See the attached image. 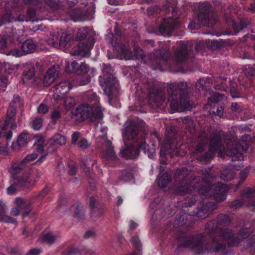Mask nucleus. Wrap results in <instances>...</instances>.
I'll return each mask as SVG.
<instances>
[{
    "mask_svg": "<svg viewBox=\"0 0 255 255\" xmlns=\"http://www.w3.org/2000/svg\"><path fill=\"white\" fill-rule=\"evenodd\" d=\"M137 128L131 121L127 122L125 127L123 130V136L125 142V146L120 150L121 154L127 158L136 157L139 153V149H142L147 153L148 156L153 158L155 153L153 147L148 148L143 138L140 133H137Z\"/></svg>",
    "mask_w": 255,
    "mask_h": 255,
    "instance_id": "1",
    "label": "nucleus"
},
{
    "mask_svg": "<svg viewBox=\"0 0 255 255\" xmlns=\"http://www.w3.org/2000/svg\"><path fill=\"white\" fill-rule=\"evenodd\" d=\"M73 114L79 117L81 120L90 119L92 122L97 121L98 124L95 127V136L96 138H102L105 141L104 146L107 150L103 153V156L109 160L117 159L111 142L106 140L107 128L103 127L101 123L103 117L101 107L99 106L93 107L87 104H82L76 108Z\"/></svg>",
    "mask_w": 255,
    "mask_h": 255,
    "instance_id": "2",
    "label": "nucleus"
},
{
    "mask_svg": "<svg viewBox=\"0 0 255 255\" xmlns=\"http://www.w3.org/2000/svg\"><path fill=\"white\" fill-rule=\"evenodd\" d=\"M179 87V84L174 83L170 86L168 90V102L170 103L173 112H182L189 108L188 101L181 96L184 91Z\"/></svg>",
    "mask_w": 255,
    "mask_h": 255,
    "instance_id": "3",
    "label": "nucleus"
},
{
    "mask_svg": "<svg viewBox=\"0 0 255 255\" xmlns=\"http://www.w3.org/2000/svg\"><path fill=\"white\" fill-rule=\"evenodd\" d=\"M104 77H99L101 87L108 96L109 102L111 104L112 100L117 96L118 93L119 84L113 77L111 66L106 65L102 69Z\"/></svg>",
    "mask_w": 255,
    "mask_h": 255,
    "instance_id": "4",
    "label": "nucleus"
},
{
    "mask_svg": "<svg viewBox=\"0 0 255 255\" xmlns=\"http://www.w3.org/2000/svg\"><path fill=\"white\" fill-rule=\"evenodd\" d=\"M92 30L89 28H82L78 30L77 38L82 40L88 36L87 39L81 42L76 49H73L71 54L74 56L87 57L89 55L90 50L93 47L94 41L92 36Z\"/></svg>",
    "mask_w": 255,
    "mask_h": 255,
    "instance_id": "5",
    "label": "nucleus"
},
{
    "mask_svg": "<svg viewBox=\"0 0 255 255\" xmlns=\"http://www.w3.org/2000/svg\"><path fill=\"white\" fill-rule=\"evenodd\" d=\"M15 114V108L10 106L7 111L6 120L4 121H0V138L5 137L7 140H10L11 138L12 131L17 127L15 123L13 122ZM4 151V149L0 143V152Z\"/></svg>",
    "mask_w": 255,
    "mask_h": 255,
    "instance_id": "6",
    "label": "nucleus"
},
{
    "mask_svg": "<svg viewBox=\"0 0 255 255\" xmlns=\"http://www.w3.org/2000/svg\"><path fill=\"white\" fill-rule=\"evenodd\" d=\"M114 52L116 56L119 59L130 60L135 59H142L143 52L139 48L134 49V54L128 51L126 46L118 43L114 45Z\"/></svg>",
    "mask_w": 255,
    "mask_h": 255,
    "instance_id": "7",
    "label": "nucleus"
},
{
    "mask_svg": "<svg viewBox=\"0 0 255 255\" xmlns=\"http://www.w3.org/2000/svg\"><path fill=\"white\" fill-rule=\"evenodd\" d=\"M227 191L226 187L222 184L219 183L215 187H208L201 188L199 189L200 193L205 195L206 196H214V198L218 201H223L225 199V195Z\"/></svg>",
    "mask_w": 255,
    "mask_h": 255,
    "instance_id": "8",
    "label": "nucleus"
},
{
    "mask_svg": "<svg viewBox=\"0 0 255 255\" xmlns=\"http://www.w3.org/2000/svg\"><path fill=\"white\" fill-rule=\"evenodd\" d=\"M77 73L83 76L78 79V85H85L89 83L91 80V77L95 75V70L93 68H91L85 63L81 62L80 64H79Z\"/></svg>",
    "mask_w": 255,
    "mask_h": 255,
    "instance_id": "9",
    "label": "nucleus"
},
{
    "mask_svg": "<svg viewBox=\"0 0 255 255\" xmlns=\"http://www.w3.org/2000/svg\"><path fill=\"white\" fill-rule=\"evenodd\" d=\"M71 89L70 83L67 81L61 82L52 88L54 94L52 97L56 100L62 99Z\"/></svg>",
    "mask_w": 255,
    "mask_h": 255,
    "instance_id": "10",
    "label": "nucleus"
},
{
    "mask_svg": "<svg viewBox=\"0 0 255 255\" xmlns=\"http://www.w3.org/2000/svg\"><path fill=\"white\" fill-rule=\"evenodd\" d=\"M28 182V177H19L13 178L10 181V186L7 188L6 193L9 195H14L18 190V188L24 187Z\"/></svg>",
    "mask_w": 255,
    "mask_h": 255,
    "instance_id": "11",
    "label": "nucleus"
},
{
    "mask_svg": "<svg viewBox=\"0 0 255 255\" xmlns=\"http://www.w3.org/2000/svg\"><path fill=\"white\" fill-rule=\"evenodd\" d=\"M59 68L58 65H55L48 69L43 80L44 86H48L54 82L58 77Z\"/></svg>",
    "mask_w": 255,
    "mask_h": 255,
    "instance_id": "12",
    "label": "nucleus"
},
{
    "mask_svg": "<svg viewBox=\"0 0 255 255\" xmlns=\"http://www.w3.org/2000/svg\"><path fill=\"white\" fill-rule=\"evenodd\" d=\"M25 165L22 164V161L19 163H14L8 168V171L11 176V179L13 178H18L19 177H25L27 176L28 182L30 184H33L36 181H33L32 179H29V174L27 173L23 174L20 176L17 177L16 174L20 172L21 169Z\"/></svg>",
    "mask_w": 255,
    "mask_h": 255,
    "instance_id": "13",
    "label": "nucleus"
},
{
    "mask_svg": "<svg viewBox=\"0 0 255 255\" xmlns=\"http://www.w3.org/2000/svg\"><path fill=\"white\" fill-rule=\"evenodd\" d=\"M22 81L24 83L30 85L34 81V68L31 64H27L22 74Z\"/></svg>",
    "mask_w": 255,
    "mask_h": 255,
    "instance_id": "14",
    "label": "nucleus"
},
{
    "mask_svg": "<svg viewBox=\"0 0 255 255\" xmlns=\"http://www.w3.org/2000/svg\"><path fill=\"white\" fill-rule=\"evenodd\" d=\"M66 141V139L64 136L59 134H55L48 141L49 150L54 151L59 146L65 144Z\"/></svg>",
    "mask_w": 255,
    "mask_h": 255,
    "instance_id": "15",
    "label": "nucleus"
},
{
    "mask_svg": "<svg viewBox=\"0 0 255 255\" xmlns=\"http://www.w3.org/2000/svg\"><path fill=\"white\" fill-rule=\"evenodd\" d=\"M59 33L60 36L59 38V46L61 49L64 50L67 48L69 42L73 38V35L70 31L60 30Z\"/></svg>",
    "mask_w": 255,
    "mask_h": 255,
    "instance_id": "16",
    "label": "nucleus"
},
{
    "mask_svg": "<svg viewBox=\"0 0 255 255\" xmlns=\"http://www.w3.org/2000/svg\"><path fill=\"white\" fill-rule=\"evenodd\" d=\"M36 48V45L31 39L25 40L21 45V50L23 54L33 52Z\"/></svg>",
    "mask_w": 255,
    "mask_h": 255,
    "instance_id": "17",
    "label": "nucleus"
},
{
    "mask_svg": "<svg viewBox=\"0 0 255 255\" xmlns=\"http://www.w3.org/2000/svg\"><path fill=\"white\" fill-rule=\"evenodd\" d=\"M27 133L22 132L18 136L16 143H12L11 148L14 150H16L18 147L25 145L27 143Z\"/></svg>",
    "mask_w": 255,
    "mask_h": 255,
    "instance_id": "18",
    "label": "nucleus"
},
{
    "mask_svg": "<svg viewBox=\"0 0 255 255\" xmlns=\"http://www.w3.org/2000/svg\"><path fill=\"white\" fill-rule=\"evenodd\" d=\"M14 204L16 207L12 208L10 211V214L12 216H17L20 212V210H21L23 208L26 206V203L24 201L20 198H16L14 200Z\"/></svg>",
    "mask_w": 255,
    "mask_h": 255,
    "instance_id": "19",
    "label": "nucleus"
},
{
    "mask_svg": "<svg viewBox=\"0 0 255 255\" xmlns=\"http://www.w3.org/2000/svg\"><path fill=\"white\" fill-rule=\"evenodd\" d=\"M5 205L2 202H0V221L8 223H15V220L13 218L5 214Z\"/></svg>",
    "mask_w": 255,
    "mask_h": 255,
    "instance_id": "20",
    "label": "nucleus"
},
{
    "mask_svg": "<svg viewBox=\"0 0 255 255\" xmlns=\"http://www.w3.org/2000/svg\"><path fill=\"white\" fill-rule=\"evenodd\" d=\"M164 100V95L162 91L157 92L155 94L150 93L149 101L150 103H155L157 107H160L161 102Z\"/></svg>",
    "mask_w": 255,
    "mask_h": 255,
    "instance_id": "21",
    "label": "nucleus"
},
{
    "mask_svg": "<svg viewBox=\"0 0 255 255\" xmlns=\"http://www.w3.org/2000/svg\"><path fill=\"white\" fill-rule=\"evenodd\" d=\"M179 49L176 52L175 55L178 62L184 60L187 55L186 46L182 42L179 43Z\"/></svg>",
    "mask_w": 255,
    "mask_h": 255,
    "instance_id": "22",
    "label": "nucleus"
},
{
    "mask_svg": "<svg viewBox=\"0 0 255 255\" xmlns=\"http://www.w3.org/2000/svg\"><path fill=\"white\" fill-rule=\"evenodd\" d=\"M40 239L48 244H52L55 242L56 237L49 231H45L40 236Z\"/></svg>",
    "mask_w": 255,
    "mask_h": 255,
    "instance_id": "23",
    "label": "nucleus"
},
{
    "mask_svg": "<svg viewBox=\"0 0 255 255\" xmlns=\"http://www.w3.org/2000/svg\"><path fill=\"white\" fill-rule=\"evenodd\" d=\"M60 31L54 30L50 34V37L47 40L48 44L52 46H56L59 42V35Z\"/></svg>",
    "mask_w": 255,
    "mask_h": 255,
    "instance_id": "24",
    "label": "nucleus"
},
{
    "mask_svg": "<svg viewBox=\"0 0 255 255\" xmlns=\"http://www.w3.org/2000/svg\"><path fill=\"white\" fill-rule=\"evenodd\" d=\"M228 154L232 157L233 160H241L244 159V155L241 150L236 147L231 149Z\"/></svg>",
    "mask_w": 255,
    "mask_h": 255,
    "instance_id": "25",
    "label": "nucleus"
},
{
    "mask_svg": "<svg viewBox=\"0 0 255 255\" xmlns=\"http://www.w3.org/2000/svg\"><path fill=\"white\" fill-rule=\"evenodd\" d=\"M79 64L75 61H66L65 70L67 73H76L78 72Z\"/></svg>",
    "mask_w": 255,
    "mask_h": 255,
    "instance_id": "26",
    "label": "nucleus"
},
{
    "mask_svg": "<svg viewBox=\"0 0 255 255\" xmlns=\"http://www.w3.org/2000/svg\"><path fill=\"white\" fill-rule=\"evenodd\" d=\"M175 146L173 143H165L162 145L160 149V154L162 156L165 155L166 154H171L174 152L172 151V148Z\"/></svg>",
    "mask_w": 255,
    "mask_h": 255,
    "instance_id": "27",
    "label": "nucleus"
},
{
    "mask_svg": "<svg viewBox=\"0 0 255 255\" xmlns=\"http://www.w3.org/2000/svg\"><path fill=\"white\" fill-rule=\"evenodd\" d=\"M34 146L37 151L41 152L44 149V139L43 137L40 135H35L34 137Z\"/></svg>",
    "mask_w": 255,
    "mask_h": 255,
    "instance_id": "28",
    "label": "nucleus"
},
{
    "mask_svg": "<svg viewBox=\"0 0 255 255\" xmlns=\"http://www.w3.org/2000/svg\"><path fill=\"white\" fill-rule=\"evenodd\" d=\"M159 186L161 188L166 187L169 182V178L167 173L164 174L163 175L158 177Z\"/></svg>",
    "mask_w": 255,
    "mask_h": 255,
    "instance_id": "29",
    "label": "nucleus"
},
{
    "mask_svg": "<svg viewBox=\"0 0 255 255\" xmlns=\"http://www.w3.org/2000/svg\"><path fill=\"white\" fill-rule=\"evenodd\" d=\"M5 54L7 55H11L16 57H19L23 55L22 50H20L17 48H13L8 51H5Z\"/></svg>",
    "mask_w": 255,
    "mask_h": 255,
    "instance_id": "30",
    "label": "nucleus"
},
{
    "mask_svg": "<svg viewBox=\"0 0 255 255\" xmlns=\"http://www.w3.org/2000/svg\"><path fill=\"white\" fill-rule=\"evenodd\" d=\"M72 18L73 19L74 21H76L78 20H91L93 18V14L90 13L88 14H86L85 15L80 14L78 15L76 18L74 17H72Z\"/></svg>",
    "mask_w": 255,
    "mask_h": 255,
    "instance_id": "31",
    "label": "nucleus"
},
{
    "mask_svg": "<svg viewBox=\"0 0 255 255\" xmlns=\"http://www.w3.org/2000/svg\"><path fill=\"white\" fill-rule=\"evenodd\" d=\"M43 124L42 120L40 118H36L32 122V128L35 130H39Z\"/></svg>",
    "mask_w": 255,
    "mask_h": 255,
    "instance_id": "32",
    "label": "nucleus"
},
{
    "mask_svg": "<svg viewBox=\"0 0 255 255\" xmlns=\"http://www.w3.org/2000/svg\"><path fill=\"white\" fill-rule=\"evenodd\" d=\"M65 107L67 110H71L75 105V102L74 99L72 98H67L65 101Z\"/></svg>",
    "mask_w": 255,
    "mask_h": 255,
    "instance_id": "33",
    "label": "nucleus"
},
{
    "mask_svg": "<svg viewBox=\"0 0 255 255\" xmlns=\"http://www.w3.org/2000/svg\"><path fill=\"white\" fill-rule=\"evenodd\" d=\"M244 72L247 76H253L255 75V68L250 66H246L244 68Z\"/></svg>",
    "mask_w": 255,
    "mask_h": 255,
    "instance_id": "34",
    "label": "nucleus"
},
{
    "mask_svg": "<svg viewBox=\"0 0 255 255\" xmlns=\"http://www.w3.org/2000/svg\"><path fill=\"white\" fill-rule=\"evenodd\" d=\"M37 157L36 153H32L27 155L22 160V164L26 165L28 162L32 161Z\"/></svg>",
    "mask_w": 255,
    "mask_h": 255,
    "instance_id": "35",
    "label": "nucleus"
},
{
    "mask_svg": "<svg viewBox=\"0 0 255 255\" xmlns=\"http://www.w3.org/2000/svg\"><path fill=\"white\" fill-rule=\"evenodd\" d=\"M8 46V43L4 37H0V52L4 53V49Z\"/></svg>",
    "mask_w": 255,
    "mask_h": 255,
    "instance_id": "36",
    "label": "nucleus"
},
{
    "mask_svg": "<svg viewBox=\"0 0 255 255\" xmlns=\"http://www.w3.org/2000/svg\"><path fill=\"white\" fill-rule=\"evenodd\" d=\"M38 2L41 3H44L48 5L50 7L53 8H57L58 7L57 5V3L56 1L53 0H37Z\"/></svg>",
    "mask_w": 255,
    "mask_h": 255,
    "instance_id": "37",
    "label": "nucleus"
},
{
    "mask_svg": "<svg viewBox=\"0 0 255 255\" xmlns=\"http://www.w3.org/2000/svg\"><path fill=\"white\" fill-rule=\"evenodd\" d=\"M223 99V97L219 93H214L209 98L210 101L212 102H217Z\"/></svg>",
    "mask_w": 255,
    "mask_h": 255,
    "instance_id": "38",
    "label": "nucleus"
},
{
    "mask_svg": "<svg viewBox=\"0 0 255 255\" xmlns=\"http://www.w3.org/2000/svg\"><path fill=\"white\" fill-rule=\"evenodd\" d=\"M206 83V80L202 78L200 79L196 83V88L199 90L204 89V85Z\"/></svg>",
    "mask_w": 255,
    "mask_h": 255,
    "instance_id": "39",
    "label": "nucleus"
},
{
    "mask_svg": "<svg viewBox=\"0 0 255 255\" xmlns=\"http://www.w3.org/2000/svg\"><path fill=\"white\" fill-rule=\"evenodd\" d=\"M48 111V107L43 104H40L37 108V111L39 114H45Z\"/></svg>",
    "mask_w": 255,
    "mask_h": 255,
    "instance_id": "40",
    "label": "nucleus"
},
{
    "mask_svg": "<svg viewBox=\"0 0 255 255\" xmlns=\"http://www.w3.org/2000/svg\"><path fill=\"white\" fill-rule=\"evenodd\" d=\"M78 145V148L80 149H86L89 146L88 141L86 139L81 140Z\"/></svg>",
    "mask_w": 255,
    "mask_h": 255,
    "instance_id": "41",
    "label": "nucleus"
},
{
    "mask_svg": "<svg viewBox=\"0 0 255 255\" xmlns=\"http://www.w3.org/2000/svg\"><path fill=\"white\" fill-rule=\"evenodd\" d=\"M78 250L76 248H72L64 252L62 255H74L76 254Z\"/></svg>",
    "mask_w": 255,
    "mask_h": 255,
    "instance_id": "42",
    "label": "nucleus"
},
{
    "mask_svg": "<svg viewBox=\"0 0 255 255\" xmlns=\"http://www.w3.org/2000/svg\"><path fill=\"white\" fill-rule=\"evenodd\" d=\"M174 27V25L173 24H170L169 23H166L162 24L160 27V30L161 32H163V31L165 30L166 29H168V27L169 28H173Z\"/></svg>",
    "mask_w": 255,
    "mask_h": 255,
    "instance_id": "43",
    "label": "nucleus"
},
{
    "mask_svg": "<svg viewBox=\"0 0 255 255\" xmlns=\"http://www.w3.org/2000/svg\"><path fill=\"white\" fill-rule=\"evenodd\" d=\"M200 27L199 24H196L194 20L191 21L190 22L188 27L190 29H198Z\"/></svg>",
    "mask_w": 255,
    "mask_h": 255,
    "instance_id": "44",
    "label": "nucleus"
},
{
    "mask_svg": "<svg viewBox=\"0 0 255 255\" xmlns=\"http://www.w3.org/2000/svg\"><path fill=\"white\" fill-rule=\"evenodd\" d=\"M80 136L79 133L75 132L72 135V143L75 144Z\"/></svg>",
    "mask_w": 255,
    "mask_h": 255,
    "instance_id": "45",
    "label": "nucleus"
},
{
    "mask_svg": "<svg viewBox=\"0 0 255 255\" xmlns=\"http://www.w3.org/2000/svg\"><path fill=\"white\" fill-rule=\"evenodd\" d=\"M232 110L236 112H240L241 111V107L237 103H233L232 104Z\"/></svg>",
    "mask_w": 255,
    "mask_h": 255,
    "instance_id": "46",
    "label": "nucleus"
},
{
    "mask_svg": "<svg viewBox=\"0 0 255 255\" xmlns=\"http://www.w3.org/2000/svg\"><path fill=\"white\" fill-rule=\"evenodd\" d=\"M132 243L136 248H139L140 246V241L137 237H132Z\"/></svg>",
    "mask_w": 255,
    "mask_h": 255,
    "instance_id": "47",
    "label": "nucleus"
},
{
    "mask_svg": "<svg viewBox=\"0 0 255 255\" xmlns=\"http://www.w3.org/2000/svg\"><path fill=\"white\" fill-rule=\"evenodd\" d=\"M255 193V191L254 189H248L245 192L246 197L247 198H251L254 196Z\"/></svg>",
    "mask_w": 255,
    "mask_h": 255,
    "instance_id": "48",
    "label": "nucleus"
},
{
    "mask_svg": "<svg viewBox=\"0 0 255 255\" xmlns=\"http://www.w3.org/2000/svg\"><path fill=\"white\" fill-rule=\"evenodd\" d=\"M41 251L38 249H33L30 250L28 253V255H37L40 253Z\"/></svg>",
    "mask_w": 255,
    "mask_h": 255,
    "instance_id": "49",
    "label": "nucleus"
},
{
    "mask_svg": "<svg viewBox=\"0 0 255 255\" xmlns=\"http://www.w3.org/2000/svg\"><path fill=\"white\" fill-rule=\"evenodd\" d=\"M52 118L53 120H57L60 117V113L58 110H54L51 114Z\"/></svg>",
    "mask_w": 255,
    "mask_h": 255,
    "instance_id": "50",
    "label": "nucleus"
},
{
    "mask_svg": "<svg viewBox=\"0 0 255 255\" xmlns=\"http://www.w3.org/2000/svg\"><path fill=\"white\" fill-rule=\"evenodd\" d=\"M218 149H220V148L218 146V145H217V144H216V145L211 144L210 146V150L212 153H214L215 151H218Z\"/></svg>",
    "mask_w": 255,
    "mask_h": 255,
    "instance_id": "51",
    "label": "nucleus"
},
{
    "mask_svg": "<svg viewBox=\"0 0 255 255\" xmlns=\"http://www.w3.org/2000/svg\"><path fill=\"white\" fill-rule=\"evenodd\" d=\"M188 185L186 186L185 187H182L179 191V192L181 193H188L191 190L190 189L189 190H188Z\"/></svg>",
    "mask_w": 255,
    "mask_h": 255,
    "instance_id": "52",
    "label": "nucleus"
},
{
    "mask_svg": "<svg viewBox=\"0 0 255 255\" xmlns=\"http://www.w3.org/2000/svg\"><path fill=\"white\" fill-rule=\"evenodd\" d=\"M10 15L9 14H6L5 16H3L2 17V22L3 23H5L7 22H10L11 21V19L10 18Z\"/></svg>",
    "mask_w": 255,
    "mask_h": 255,
    "instance_id": "53",
    "label": "nucleus"
},
{
    "mask_svg": "<svg viewBox=\"0 0 255 255\" xmlns=\"http://www.w3.org/2000/svg\"><path fill=\"white\" fill-rule=\"evenodd\" d=\"M28 15L30 18H33L36 15V12L34 9H29L27 12Z\"/></svg>",
    "mask_w": 255,
    "mask_h": 255,
    "instance_id": "54",
    "label": "nucleus"
},
{
    "mask_svg": "<svg viewBox=\"0 0 255 255\" xmlns=\"http://www.w3.org/2000/svg\"><path fill=\"white\" fill-rule=\"evenodd\" d=\"M137 225L138 224L133 221H130L129 223V227L130 229L136 228L137 227Z\"/></svg>",
    "mask_w": 255,
    "mask_h": 255,
    "instance_id": "55",
    "label": "nucleus"
},
{
    "mask_svg": "<svg viewBox=\"0 0 255 255\" xmlns=\"http://www.w3.org/2000/svg\"><path fill=\"white\" fill-rule=\"evenodd\" d=\"M239 27H239V28H238V27L237 26V24H236V23H234V24H233V28H234V29L235 31L236 32H239V31L240 29H243V28L244 27V26H243L241 24H240V26H239Z\"/></svg>",
    "mask_w": 255,
    "mask_h": 255,
    "instance_id": "56",
    "label": "nucleus"
},
{
    "mask_svg": "<svg viewBox=\"0 0 255 255\" xmlns=\"http://www.w3.org/2000/svg\"><path fill=\"white\" fill-rule=\"evenodd\" d=\"M240 144L241 145V149L242 150H246L248 149V144L246 142H241Z\"/></svg>",
    "mask_w": 255,
    "mask_h": 255,
    "instance_id": "57",
    "label": "nucleus"
},
{
    "mask_svg": "<svg viewBox=\"0 0 255 255\" xmlns=\"http://www.w3.org/2000/svg\"><path fill=\"white\" fill-rule=\"evenodd\" d=\"M159 201H160L159 198H157V199H155L154 201L150 204V206H149L150 208L153 209L154 206L157 204V203L158 202H159Z\"/></svg>",
    "mask_w": 255,
    "mask_h": 255,
    "instance_id": "58",
    "label": "nucleus"
},
{
    "mask_svg": "<svg viewBox=\"0 0 255 255\" xmlns=\"http://www.w3.org/2000/svg\"><path fill=\"white\" fill-rule=\"evenodd\" d=\"M216 115H218L219 117H222L223 115V109L222 107H221L220 109L217 110Z\"/></svg>",
    "mask_w": 255,
    "mask_h": 255,
    "instance_id": "59",
    "label": "nucleus"
},
{
    "mask_svg": "<svg viewBox=\"0 0 255 255\" xmlns=\"http://www.w3.org/2000/svg\"><path fill=\"white\" fill-rule=\"evenodd\" d=\"M17 20L19 21H28V20L26 18H25L24 16L22 15H20L18 16V17L17 18Z\"/></svg>",
    "mask_w": 255,
    "mask_h": 255,
    "instance_id": "60",
    "label": "nucleus"
},
{
    "mask_svg": "<svg viewBox=\"0 0 255 255\" xmlns=\"http://www.w3.org/2000/svg\"><path fill=\"white\" fill-rule=\"evenodd\" d=\"M77 0H67V2L70 6H72L77 2Z\"/></svg>",
    "mask_w": 255,
    "mask_h": 255,
    "instance_id": "61",
    "label": "nucleus"
},
{
    "mask_svg": "<svg viewBox=\"0 0 255 255\" xmlns=\"http://www.w3.org/2000/svg\"><path fill=\"white\" fill-rule=\"evenodd\" d=\"M48 191V188H45L43 191H42L40 193L39 195L41 196H44Z\"/></svg>",
    "mask_w": 255,
    "mask_h": 255,
    "instance_id": "62",
    "label": "nucleus"
},
{
    "mask_svg": "<svg viewBox=\"0 0 255 255\" xmlns=\"http://www.w3.org/2000/svg\"><path fill=\"white\" fill-rule=\"evenodd\" d=\"M198 20L200 21L201 23H205V21L206 20L205 18L204 19H202L201 14L198 15Z\"/></svg>",
    "mask_w": 255,
    "mask_h": 255,
    "instance_id": "63",
    "label": "nucleus"
},
{
    "mask_svg": "<svg viewBox=\"0 0 255 255\" xmlns=\"http://www.w3.org/2000/svg\"><path fill=\"white\" fill-rule=\"evenodd\" d=\"M248 10L251 11H255V5L252 4L250 7H248Z\"/></svg>",
    "mask_w": 255,
    "mask_h": 255,
    "instance_id": "64",
    "label": "nucleus"
}]
</instances>
